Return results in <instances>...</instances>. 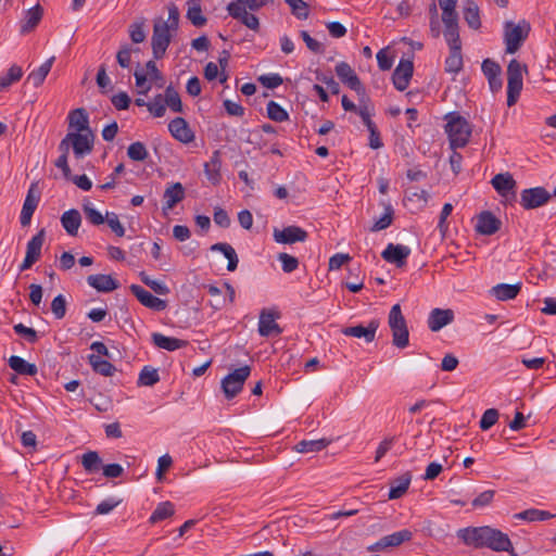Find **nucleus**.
Instances as JSON below:
<instances>
[{
    "instance_id": "69168bd1",
    "label": "nucleus",
    "mask_w": 556,
    "mask_h": 556,
    "mask_svg": "<svg viewBox=\"0 0 556 556\" xmlns=\"http://www.w3.org/2000/svg\"><path fill=\"white\" fill-rule=\"evenodd\" d=\"M96 81L103 93H106L110 89H112L111 79L106 75V67L104 64L100 65L98 70Z\"/></svg>"
},
{
    "instance_id": "423d86ee",
    "label": "nucleus",
    "mask_w": 556,
    "mask_h": 556,
    "mask_svg": "<svg viewBox=\"0 0 556 556\" xmlns=\"http://www.w3.org/2000/svg\"><path fill=\"white\" fill-rule=\"evenodd\" d=\"M530 24L521 21L518 24L506 22L504 25V40L507 53H515L527 39Z\"/></svg>"
},
{
    "instance_id": "6e6d98bb",
    "label": "nucleus",
    "mask_w": 556,
    "mask_h": 556,
    "mask_svg": "<svg viewBox=\"0 0 556 556\" xmlns=\"http://www.w3.org/2000/svg\"><path fill=\"white\" fill-rule=\"evenodd\" d=\"M84 213L86 215L87 220L96 226L102 225L105 222V217L96 210L90 202H87L83 205Z\"/></svg>"
},
{
    "instance_id": "cd10ccee",
    "label": "nucleus",
    "mask_w": 556,
    "mask_h": 556,
    "mask_svg": "<svg viewBox=\"0 0 556 556\" xmlns=\"http://www.w3.org/2000/svg\"><path fill=\"white\" fill-rule=\"evenodd\" d=\"M521 290V282L514 285L498 283L491 288L490 294L498 301H508L515 299Z\"/></svg>"
},
{
    "instance_id": "58836bf2",
    "label": "nucleus",
    "mask_w": 556,
    "mask_h": 556,
    "mask_svg": "<svg viewBox=\"0 0 556 556\" xmlns=\"http://www.w3.org/2000/svg\"><path fill=\"white\" fill-rule=\"evenodd\" d=\"M54 56L48 59L37 70L33 71L27 76V81H29L34 87H39L45 81L47 75L51 71Z\"/></svg>"
},
{
    "instance_id": "bb28decb",
    "label": "nucleus",
    "mask_w": 556,
    "mask_h": 556,
    "mask_svg": "<svg viewBox=\"0 0 556 556\" xmlns=\"http://www.w3.org/2000/svg\"><path fill=\"white\" fill-rule=\"evenodd\" d=\"M164 205L163 210H172L176 204L181 202L185 198V188L180 182L169 185L164 191Z\"/></svg>"
},
{
    "instance_id": "dca6fc26",
    "label": "nucleus",
    "mask_w": 556,
    "mask_h": 556,
    "mask_svg": "<svg viewBox=\"0 0 556 556\" xmlns=\"http://www.w3.org/2000/svg\"><path fill=\"white\" fill-rule=\"evenodd\" d=\"M379 326L378 319H371L366 327L362 325L345 327L341 332L346 337L364 338L367 343H370L375 340Z\"/></svg>"
},
{
    "instance_id": "79ce46f5",
    "label": "nucleus",
    "mask_w": 556,
    "mask_h": 556,
    "mask_svg": "<svg viewBox=\"0 0 556 556\" xmlns=\"http://www.w3.org/2000/svg\"><path fill=\"white\" fill-rule=\"evenodd\" d=\"M329 441L326 439L302 440L296 443L295 451L299 453H314L327 447Z\"/></svg>"
},
{
    "instance_id": "052dcab7",
    "label": "nucleus",
    "mask_w": 556,
    "mask_h": 556,
    "mask_svg": "<svg viewBox=\"0 0 556 556\" xmlns=\"http://www.w3.org/2000/svg\"><path fill=\"white\" fill-rule=\"evenodd\" d=\"M51 311L56 319H62L66 314V300L62 294L56 295L51 303Z\"/></svg>"
},
{
    "instance_id": "b1692460",
    "label": "nucleus",
    "mask_w": 556,
    "mask_h": 556,
    "mask_svg": "<svg viewBox=\"0 0 556 556\" xmlns=\"http://www.w3.org/2000/svg\"><path fill=\"white\" fill-rule=\"evenodd\" d=\"M87 282L99 292H111L119 287L118 281L111 275L103 274L88 276Z\"/></svg>"
},
{
    "instance_id": "5701e85b",
    "label": "nucleus",
    "mask_w": 556,
    "mask_h": 556,
    "mask_svg": "<svg viewBox=\"0 0 556 556\" xmlns=\"http://www.w3.org/2000/svg\"><path fill=\"white\" fill-rule=\"evenodd\" d=\"M227 12L232 18L240 21L249 29L258 31L260 21L258 17L253 13H249L244 9H241L235 4H228Z\"/></svg>"
},
{
    "instance_id": "0e129e2a",
    "label": "nucleus",
    "mask_w": 556,
    "mask_h": 556,
    "mask_svg": "<svg viewBox=\"0 0 556 556\" xmlns=\"http://www.w3.org/2000/svg\"><path fill=\"white\" fill-rule=\"evenodd\" d=\"M105 220L109 225V227L111 228V230L117 236V237H123L125 235V228L124 226L121 224L119 219H118V216L111 212V213H106L105 215Z\"/></svg>"
},
{
    "instance_id": "e2e57ef3",
    "label": "nucleus",
    "mask_w": 556,
    "mask_h": 556,
    "mask_svg": "<svg viewBox=\"0 0 556 556\" xmlns=\"http://www.w3.org/2000/svg\"><path fill=\"white\" fill-rule=\"evenodd\" d=\"M278 260L281 262L282 270L285 273H292L299 267L298 258L288 253H279Z\"/></svg>"
},
{
    "instance_id": "a878e982",
    "label": "nucleus",
    "mask_w": 556,
    "mask_h": 556,
    "mask_svg": "<svg viewBox=\"0 0 556 556\" xmlns=\"http://www.w3.org/2000/svg\"><path fill=\"white\" fill-rule=\"evenodd\" d=\"M412 482V473L405 472L390 481L389 500L402 497L408 490Z\"/></svg>"
},
{
    "instance_id": "4be33fe9",
    "label": "nucleus",
    "mask_w": 556,
    "mask_h": 556,
    "mask_svg": "<svg viewBox=\"0 0 556 556\" xmlns=\"http://www.w3.org/2000/svg\"><path fill=\"white\" fill-rule=\"evenodd\" d=\"M454 320V312L450 308H433L428 317V327L437 332Z\"/></svg>"
},
{
    "instance_id": "c85d7f7f",
    "label": "nucleus",
    "mask_w": 556,
    "mask_h": 556,
    "mask_svg": "<svg viewBox=\"0 0 556 556\" xmlns=\"http://www.w3.org/2000/svg\"><path fill=\"white\" fill-rule=\"evenodd\" d=\"M152 342L159 349H163L169 352L186 348L188 345V341L181 340L178 338L166 337L162 333L154 332L152 333Z\"/></svg>"
},
{
    "instance_id": "9d476101",
    "label": "nucleus",
    "mask_w": 556,
    "mask_h": 556,
    "mask_svg": "<svg viewBox=\"0 0 556 556\" xmlns=\"http://www.w3.org/2000/svg\"><path fill=\"white\" fill-rule=\"evenodd\" d=\"M166 25L154 23L153 35L151 39L152 52L154 59H162L170 43L172 35Z\"/></svg>"
},
{
    "instance_id": "aec40b11",
    "label": "nucleus",
    "mask_w": 556,
    "mask_h": 556,
    "mask_svg": "<svg viewBox=\"0 0 556 556\" xmlns=\"http://www.w3.org/2000/svg\"><path fill=\"white\" fill-rule=\"evenodd\" d=\"M439 5L442 10V23L444 30L459 29L458 14L456 12L457 0H439Z\"/></svg>"
},
{
    "instance_id": "0eeeda50",
    "label": "nucleus",
    "mask_w": 556,
    "mask_h": 556,
    "mask_svg": "<svg viewBox=\"0 0 556 556\" xmlns=\"http://www.w3.org/2000/svg\"><path fill=\"white\" fill-rule=\"evenodd\" d=\"M251 374V367L244 365L240 368L235 369L232 372L228 374L222 380V389L225 396L230 400L233 399L238 393L241 392L245 380L249 378Z\"/></svg>"
},
{
    "instance_id": "393cba45",
    "label": "nucleus",
    "mask_w": 556,
    "mask_h": 556,
    "mask_svg": "<svg viewBox=\"0 0 556 556\" xmlns=\"http://www.w3.org/2000/svg\"><path fill=\"white\" fill-rule=\"evenodd\" d=\"M68 127L74 129V132H86L91 130L89 127V117L85 109L79 108L70 112Z\"/></svg>"
},
{
    "instance_id": "c9c22d12",
    "label": "nucleus",
    "mask_w": 556,
    "mask_h": 556,
    "mask_svg": "<svg viewBox=\"0 0 556 556\" xmlns=\"http://www.w3.org/2000/svg\"><path fill=\"white\" fill-rule=\"evenodd\" d=\"M493 188L501 194L506 195L516 187V181L508 173L497 174L492 178Z\"/></svg>"
},
{
    "instance_id": "603ef678",
    "label": "nucleus",
    "mask_w": 556,
    "mask_h": 556,
    "mask_svg": "<svg viewBox=\"0 0 556 556\" xmlns=\"http://www.w3.org/2000/svg\"><path fill=\"white\" fill-rule=\"evenodd\" d=\"M267 116L275 122H285L289 118L288 112L277 102L269 101L267 103Z\"/></svg>"
},
{
    "instance_id": "4468645a",
    "label": "nucleus",
    "mask_w": 556,
    "mask_h": 556,
    "mask_svg": "<svg viewBox=\"0 0 556 556\" xmlns=\"http://www.w3.org/2000/svg\"><path fill=\"white\" fill-rule=\"evenodd\" d=\"M279 313L271 309H262L258 320V332L262 337H269L271 334H280L282 329L276 323L279 318Z\"/></svg>"
},
{
    "instance_id": "5fc2aeb1",
    "label": "nucleus",
    "mask_w": 556,
    "mask_h": 556,
    "mask_svg": "<svg viewBox=\"0 0 556 556\" xmlns=\"http://www.w3.org/2000/svg\"><path fill=\"white\" fill-rule=\"evenodd\" d=\"M146 70H147V72H146L147 77L151 81L155 83V85L159 88H162L164 85V76L161 73V71L157 68L156 63L153 60L148 61L146 63Z\"/></svg>"
},
{
    "instance_id": "4d7b16f0",
    "label": "nucleus",
    "mask_w": 556,
    "mask_h": 556,
    "mask_svg": "<svg viewBox=\"0 0 556 556\" xmlns=\"http://www.w3.org/2000/svg\"><path fill=\"white\" fill-rule=\"evenodd\" d=\"M291 8V12L299 20H305L308 16V5L303 0H285Z\"/></svg>"
},
{
    "instance_id": "6ab92c4d",
    "label": "nucleus",
    "mask_w": 556,
    "mask_h": 556,
    "mask_svg": "<svg viewBox=\"0 0 556 556\" xmlns=\"http://www.w3.org/2000/svg\"><path fill=\"white\" fill-rule=\"evenodd\" d=\"M168 130L176 140L182 143H189L194 140V132L182 117H176L170 121L168 124Z\"/></svg>"
},
{
    "instance_id": "72a5a7b5",
    "label": "nucleus",
    "mask_w": 556,
    "mask_h": 556,
    "mask_svg": "<svg viewBox=\"0 0 556 556\" xmlns=\"http://www.w3.org/2000/svg\"><path fill=\"white\" fill-rule=\"evenodd\" d=\"M9 366L18 375L35 376L38 372L35 364L28 363L17 355H12L9 358Z\"/></svg>"
},
{
    "instance_id": "a19ab883",
    "label": "nucleus",
    "mask_w": 556,
    "mask_h": 556,
    "mask_svg": "<svg viewBox=\"0 0 556 556\" xmlns=\"http://www.w3.org/2000/svg\"><path fill=\"white\" fill-rule=\"evenodd\" d=\"M81 466L88 473H96L103 467L102 459L96 451H88L83 454Z\"/></svg>"
},
{
    "instance_id": "20e7f679",
    "label": "nucleus",
    "mask_w": 556,
    "mask_h": 556,
    "mask_svg": "<svg viewBox=\"0 0 556 556\" xmlns=\"http://www.w3.org/2000/svg\"><path fill=\"white\" fill-rule=\"evenodd\" d=\"M523 73H528V67L516 59H513L507 66V105L513 106L517 103L522 90Z\"/></svg>"
},
{
    "instance_id": "4c0bfd02",
    "label": "nucleus",
    "mask_w": 556,
    "mask_h": 556,
    "mask_svg": "<svg viewBox=\"0 0 556 556\" xmlns=\"http://www.w3.org/2000/svg\"><path fill=\"white\" fill-rule=\"evenodd\" d=\"M92 369L102 376L111 377L116 371L115 366L109 361L102 359L99 355L91 354L88 356Z\"/></svg>"
},
{
    "instance_id": "6e6552de",
    "label": "nucleus",
    "mask_w": 556,
    "mask_h": 556,
    "mask_svg": "<svg viewBox=\"0 0 556 556\" xmlns=\"http://www.w3.org/2000/svg\"><path fill=\"white\" fill-rule=\"evenodd\" d=\"M334 70L339 79L350 89L354 90L361 98V101H363L366 97V90L350 64L346 62H339Z\"/></svg>"
},
{
    "instance_id": "de8ad7c7",
    "label": "nucleus",
    "mask_w": 556,
    "mask_h": 556,
    "mask_svg": "<svg viewBox=\"0 0 556 556\" xmlns=\"http://www.w3.org/2000/svg\"><path fill=\"white\" fill-rule=\"evenodd\" d=\"M163 100L165 102V105H167L173 112H181L182 111V103H181L180 96L172 85H169L165 89V94H164Z\"/></svg>"
},
{
    "instance_id": "774afa93",
    "label": "nucleus",
    "mask_w": 556,
    "mask_h": 556,
    "mask_svg": "<svg viewBox=\"0 0 556 556\" xmlns=\"http://www.w3.org/2000/svg\"><path fill=\"white\" fill-rule=\"evenodd\" d=\"M134 76L139 93L147 94L151 90V84L148 81L147 74L142 70H136Z\"/></svg>"
},
{
    "instance_id": "f03ea898",
    "label": "nucleus",
    "mask_w": 556,
    "mask_h": 556,
    "mask_svg": "<svg viewBox=\"0 0 556 556\" xmlns=\"http://www.w3.org/2000/svg\"><path fill=\"white\" fill-rule=\"evenodd\" d=\"M445 119L447 121L445 131L448 136L451 148H464L471 136L469 122L456 112L446 114Z\"/></svg>"
},
{
    "instance_id": "c03bdc74",
    "label": "nucleus",
    "mask_w": 556,
    "mask_h": 556,
    "mask_svg": "<svg viewBox=\"0 0 556 556\" xmlns=\"http://www.w3.org/2000/svg\"><path fill=\"white\" fill-rule=\"evenodd\" d=\"M384 212L382 216L375 222L372 227L370 228L371 231H380L383 229H387L393 222L394 217V210L390 203H382Z\"/></svg>"
},
{
    "instance_id": "7ed1b4c3",
    "label": "nucleus",
    "mask_w": 556,
    "mask_h": 556,
    "mask_svg": "<svg viewBox=\"0 0 556 556\" xmlns=\"http://www.w3.org/2000/svg\"><path fill=\"white\" fill-rule=\"evenodd\" d=\"M388 324L392 332L393 345L399 349H405L409 344V332L400 304L391 307Z\"/></svg>"
},
{
    "instance_id": "13d9d810",
    "label": "nucleus",
    "mask_w": 556,
    "mask_h": 556,
    "mask_svg": "<svg viewBox=\"0 0 556 556\" xmlns=\"http://www.w3.org/2000/svg\"><path fill=\"white\" fill-rule=\"evenodd\" d=\"M498 420V412L495 408L486 409L479 422L481 430H488L493 427Z\"/></svg>"
},
{
    "instance_id": "f3484780",
    "label": "nucleus",
    "mask_w": 556,
    "mask_h": 556,
    "mask_svg": "<svg viewBox=\"0 0 556 556\" xmlns=\"http://www.w3.org/2000/svg\"><path fill=\"white\" fill-rule=\"evenodd\" d=\"M413 539V532L408 529H403L389 535L382 536L375 545L370 546V551L384 549L388 547H396L404 542Z\"/></svg>"
},
{
    "instance_id": "bf43d9fd",
    "label": "nucleus",
    "mask_w": 556,
    "mask_h": 556,
    "mask_svg": "<svg viewBox=\"0 0 556 556\" xmlns=\"http://www.w3.org/2000/svg\"><path fill=\"white\" fill-rule=\"evenodd\" d=\"M149 112L155 117H162L165 114L166 106L162 94H157L151 102H148Z\"/></svg>"
},
{
    "instance_id": "f704fd0d",
    "label": "nucleus",
    "mask_w": 556,
    "mask_h": 556,
    "mask_svg": "<svg viewBox=\"0 0 556 556\" xmlns=\"http://www.w3.org/2000/svg\"><path fill=\"white\" fill-rule=\"evenodd\" d=\"M211 251H218L224 254V256L228 260L227 269L229 271H233L238 267L239 258L236 253V250L226 242H218L211 247Z\"/></svg>"
},
{
    "instance_id": "2eb2a0df",
    "label": "nucleus",
    "mask_w": 556,
    "mask_h": 556,
    "mask_svg": "<svg viewBox=\"0 0 556 556\" xmlns=\"http://www.w3.org/2000/svg\"><path fill=\"white\" fill-rule=\"evenodd\" d=\"M131 293L137 298V300L146 307L161 312L164 311L167 306L166 302L157 296H154L152 293L147 291L143 287L139 285H131L129 287Z\"/></svg>"
},
{
    "instance_id": "39448f33",
    "label": "nucleus",
    "mask_w": 556,
    "mask_h": 556,
    "mask_svg": "<svg viewBox=\"0 0 556 556\" xmlns=\"http://www.w3.org/2000/svg\"><path fill=\"white\" fill-rule=\"evenodd\" d=\"M443 35L450 47V54L445 60V71L456 74L463 68L459 29L444 30Z\"/></svg>"
},
{
    "instance_id": "412c9836",
    "label": "nucleus",
    "mask_w": 556,
    "mask_h": 556,
    "mask_svg": "<svg viewBox=\"0 0 556 556\" xmlns=\"http://www.w3.org/2000/svg\"><path fill=\"white\" fill-rule=\"evenodd\" d=\"M501 220L490 211H483L478 215L476 230L477 232L491 236L500 230Z\"/></svg>"
},
{
    "instance_id": "a18cd8bd",
    "label": "nucleus",
    "mask_w": 556,
    "mask_h": 556,
    "mask_svg": "<svg viewBox=\"0 0 556 556\" xmlns=\"http://www.w3.org/2000/svg\"><path fill=\"white\" fill-rule=\"evenodd\" d=\"M160 381L157 369L144 366L138 377V386L152 387Z\"/></svg>"
},
{
    "instance_id": "ddd939ff",
    "label": "nucleus",
    "mask_w": 556,
    "mask_h": 556,
    "mask_svg": "<svg viewBox=\"0 0 556 556\" xmlns=\"http://www.w3.org/2000/svg\"><path fill=\"white\" fill-rule=\"evenodd\" d=\"M413 61L408 59H401L392 75V81L394 87L399 91H404L409 85V81L413 77Z\"/></svg>"
},
{
    "instance_id": "2f4dec72",
    "label": "nucleus",
    "mask_w": 556,
    "mask_h": 556,
    "mask_svg": "<svg viewBox=\"0 0 556 556\" xmlns=\"http://www.w3.org/2000/svg\"><path fill=\"white\" fill-rule=\"evenodd\" d=\"M38 202L39 198L34 195L33 187H30L24 200V204L20 216L21 225L23 227H26L30 224L31 217L37 208Z\"/></svg>"
},
{
    "instance_id": "37998d69",
    "label": "nucleus",
    "mask_w": 556,
    "mask_h": 556,
    "mask_svg": "<svg viewBox=\"0 0 556 556\" xmlns=\"http://www.w3.org/2000/svg\"><path fill=\"white\" fill-rule=\"evenodd\" d=\"M175 513L174 505L170 502H162L160 503L152 515L149 518V521L151 523H156L162 520H165L166 518H169Z\"/></svg>"
},
{
    "instance_id": "f8f14e48",
    "label": "nucleus",
    "mask_w": 556,
    "mask_h": 556,
    "mask_svg": "<svg viewBox=\"0 0 556 556\" xmlns=\"http://www.w3.org/2000/svg\"><path fill=\"white\" fill-rule=\"evenodd\" d=\"M273 237L277 243L293 244L296 242H304L307 239L308 233L305 229L291 225L282 229L275 228Z\"/></svg>"
},
{
    "instance_id": "09e8293b",
    "label": "nucleus",
    "mask_w": 556,
    "mask_h": 556,
    "mask_svg": "<svg viewBox=\"0 0 556 556\" xmlns=\"http://www.w3.org/2000/svg\"><path fill=\"white\" fill-rule=\"evenodd\" d=\"M464 18L468 26L472 29H478L481 25L478 7L469 1L464 10Z\"/></svg>"
},
{
    "instance_id": "e433bc0d",
    "label": "nucleus",
    "mask_w": 556,
    "mask_h": 556,
    "mask_svg": "<svg viewBox=\"0 0 556 556\" xmlns=\"http://www.w3.org/2000/svg\"><path fill=\"white\" fill-rule=\"evenodd\" d=\"M46 231L40 229L27 243L26 256L38 261L41 256V249L45 242Z\"/></svg>"
},
{
    "instance_id": "864d4df0",
    "label": "nucleus",
    "mask_w": 556,
    "mask_h": 556,
    "mask_svg": "<svg viewBox=\"0 0 556 556\" xmlns=\"http://www.w3.org/2000/svg\"><path fill=\"white\" fill-rule=\"evenodd\" d=\"M127 155L132 161L142 162L148 157L149 153L142 142L136 141L128 147Z\"/></svg>"
},
{
    "instance_id": "7c9ffc66",
    "label": "nucleus",
    "mask_w": 556,
    "mask_h": 556,
    "mask_svg": "<svg viewBox=\"0 0 556 556\" xmlns=\"http://www.w3.org/2000/svg\"><path fill=\"white\" fill-rule=\"evenodd\" d=\"M220 167V152L216 150L213 152L210 161L204 164L205 176L207 180L211 181L214 186L218 185L222 179Z\"/></svg>"
},
{
    "instance_id": "3c124183",
    "label": "nucleus",
    "mask_w": 556,
    "mask_h": 556,
    "mask_svg": "<svg viewBox=\"0 0 556 556\" xmlns=\"http://www.w3.org/2000/svg\"><path fill=\"white\" fill-rule=\"evenodd\" d=\"M428 13L430 34L433 38H439L441 35V23L438 7L434 1L429 5Z\"/></svg>"
},
{
    "instance_id": "8fccbe9b",
    "label": "nucleus",
    "mask_w": 556,
    "mask_h": 556,
    "mask_svg": "<svg viewBox=\"0 0 556 556\" xmlns=\"http://www.w3.org/2000/svg\"><path fill=\"white\" fill-rule=\"evenodd\" d=\"M187 17L197 27H201L206 23V18L203 16L201 7L197 0L189 1Z\"/></svg>"
},
{
    "instance_id": "680f3d73",
    "label": "nucleus",
    "mask_w": 556,
    "mask_h": 556,
    "mask_svg": "<svg viewBox=\"0 0 556 556\" xmlns=\"http://www.w3.org/2000/svg\"><path fill=\"white\" fill-rule=\"evenodd\" d=\"M131 47L129 45H125L121 47V49L116 53V61L118 65L123 68H128L131 63Z\"/></svg>"
},
{
    "instance_id": "c756f323",
    "label": "nucleus",
    "mask_w": 556,
    "mask_h": 556,
    "mask_svg": "<svg viewBox=\"0 0 556 556\" xmlns=\"http://www.w3.org/2000/svg\"><path fill=\"white\" fill-rule=\"evenodd\" d=\"M42 15L43 10L39 4L26 11L24 18L21 21V34L25 35L35 29L40 23Z\"/></svg>"
},
{
    "instance_id": "49530a36",
    "label": "nucleus",
    "mask_w": 556,
    "mask_h": 556,
    "mask_svg": "<svg viewBox=\"0 0 556 556\" xmlns=\"http://www.w3.org/2000/svg\"><path fill=\"white\" fill-rule=\"evenodd\" d=\"M23 76V70L18 65H12L8 73L3 76H0V91L7 89L12 84L18 81Z\"/></svg>"
},
{
    "instance_id": "338daca9",
    "label": "nucleus",
    "mask_w": 556,
    "mask_h": 556,
    "mask_svg": "<svg viewBox=\"0 0 556 556\" xmlns=\"http://www.w3.org/2000/svg\"><path fill=\"white\" fill-rule=\"evenodd\" d=\"M481 70L486 78L501 75L502 73L500 64L491 59H485L482 62Z\"/></svg>"
},
{
    "instance_id": "9b49d317",
    "label": "nucleus",
    "mask_w": 556,
    "mask_h": 556,
    "mask_svg": "<svg viewBox=\"0 0 556 556\" xmlns=\"http://www.w3.org/2000/svg\"><path fill=\"white\" fill-rule=\"evenodd\" d=\"M67 139H71L72 148L77 159L91 153L93 149L94 136L92 130L86 132H67Z\"/></svg>"
},
{
    "instance_id": "a211bd4d",
    "label": "nucleus",
    "mask_w": 556,
    "mask_h": 556,
    "mask_svg": "<svg viewBox=\"0 0 556 556\" xmlns=\"http://www.w3.org/2000/svg\"><path fill=\"white\" fill-rule=\"evenodd\" d=\"M410 254V249L402 244L389 243L381 253L382 258L391 264L402 267L406 263V258Z\"/></svg>"
},
{
    "instance_id": "1a4fd4ad",
    "label": "nucleus",
    "mask_w": 556,
    "mask_h": 556,
    "mask_svg": "<svg viewBox=\"0 0 556 556\" xmlns=\"http://www.w3.org/2000/svg\"><path fill=\"white\" fill-rule=\"evenodd\" d=\"M551 197V193L544 187L525 189L520 193V205L525 210L538 208L545 205Z\"/></svg>"
},
{
    "instance_id": "f257e3e1",
    "label": "nucleus",
    "mask_w": 556,
    "mask_h": 556,
    "mask_svg": "<svg viewBox=\"0 0 556 556\" xmlns=\"http://www.w3.org/2000/svg\"><path fill=\"white\" fill-rule=\"evenodd\" d=\"M457 535L468 546L476 548L486 547L494 552H514L509 536L501 530L489 526L460 529Z\"/></svg>"
},
{
    "instance_id": "ea45409f",
    "label": "nucleus",
    "mask_w": 556,
    "mask_h": 556,
    "mask_svg": "<svg viewBox=\"0 0 556 556\" xmlns=\"http://www.w3.org/2000/svg\"><path fill=\"white\" fill-rule=\"evenodd\" d=\"M555 515L547 511V510H541L536 508H529L523 511H520L515 515L516 519L526 520V521H545L548 519L554 518Z\"/></svg>"
},
{
    "instance_id": "473e14b6",
    "label": "nucleus",
    "mask_w": 556,
    "mask_h": 556,
    "mask_svg": "<svg viewBox=\"0 0 556 556\" xmlns=\"http://www.w3.org/2000/svg\"><path fill=\"white\" fill-rule=\"evenodd\" d=\"M61 224L70 236H76L81 224L80 213L75 208L64 212L61 216Z\"/></svg>"
}]
</instances>
